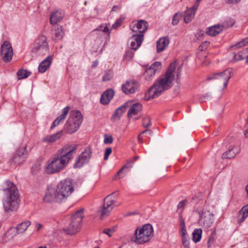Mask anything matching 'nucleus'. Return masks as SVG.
Here are the masks:
<instances>
[{"label": "nucleus", "mask_w": 248, "mask_h": 248, "mask_svg": "<svg viewBox=\"0 0 248 248\" xmlns=\"http://www.w3.org/2000/svg\"><path fill=\"white\" fill-rule=\"evenodd\" d=\"M214 242V238L211 236L210 237V238L208 239V245L209 247H210V244Z\"/></svg>", "instance_id": "54"}, {"label": "nucleus", "mask_w": 248, "mask_h": 248, "mask_svg": "<svg viewBox=\"0 0 248 248\" xmlns=\"http://www.w3.org/2000/svg\"><path fill=\"white\" fill-rule=\"evenodd\" d=\"M196 0V1H197V2H198L199 3L200 1H201L202 0Z\"/></svg>", "instance_id": "60"}, {"label": "nucleus", "mask_w": 248, "mask_h": 248, "mask_svg": "<svg viewBox=\"0 0 248 248\" xmlns=\"http://www.w3.org/2000/svg\"><path fill=\"white\" fill-rule=\"evenodd\" d=\"M180 233L183 232H187L186 229V226H185V223L184 219L181 217L180 218Z\"/></svg>", "instance_id": "45"}, {"label": "nucleus", "mask_w": 248, "mask_h": 248, "mask_svg": "<svg viewBox=\"0 0 248 248\" xmlns=\"http://www.w3.org/2000/svg\"><path fill=\"white\" fill-rule=\"evenodd\" d=\"M187 203L186 200H183L181 201L178 204L177 207L179 209L183 208Z\"/></svg>", "instance_id": "51"}, {"label": "nucleus", "mask_w": 248, "mask_h": 248, "mask_svg": "<svg viewBox=\"0 0 248 248\" xmlns=\"http://www.w3.org/2000/svg\"><path fill=\"white\" fill-rule=\"evenodd\" d=\"M16 154L20 155L26 158L28 156V152L26 150V148L25 147L20 148L17 150Z\"/></svg>", "instance_id": "37"}, {"label": "nucleus", "mask_w": 248, "mask_h": 248, "mask_svg": "<svg viewBox=\"0 0 248 248\" xmlns=\"http://www.w3.org/2000/svg\"><path fill=\"white\" fill-rule=\"evenodd\" d=\"M133 49H129L126 51L125 54L124 55V58L125 60H130L134 56Z\"/></svg>", "instance_id": "44"}, {"label": "nucleus", "mask_w": 248, "mask_h": 248, "mask_svg": "<svg viewBox=\"0 0 248 248\" xmlns=\"http://www.w3.org/2000/svg\"><path fill=\"white\" fill-rule=\"evenodd\" d=\"M139 87V83L135 80H129L122 85V89L125 94H130L137 92Z\"/></svg>", "instance_id": "14"}, {"label": "nucleus", "mask_w": 248, "mask_h": 248, "mask_svg": "<svg viewBox=\"0 0 248 248\" xmlns=\"http://www.w3.org/2000/svg\"><path fill=\"white\" fill-rule=\"evenodd\" d=\"M225 2L228 4H237L239 3L241 0H225Z\"/></svg>", "instance_id": "52"}, {"label": "nucleus", "mask_w": 248, "mask_h": 248, "mask_svg": "<svg viewBox=\"0 0 248 248\" xmlns=\"http://www.w3.org/2000/svg\"><path fill=\"white\" fill-rule=\"evenodd\" d=\"M49 50L48 43L46 37L44 35H41L36 39L32 48L33 52L39 55H44L48 53Z\"/></svg>", "instance_id": "10"}, {"label": "nucleus", "mask_w": 248, "mask_h": 248, "mask_svg": "<svg viewBox=\"0 0 248 248\" xmlns=\"http://www.w3.org/2000/svg\"><path fill=\"white\" fill-rule=\"evenodd\" d=\"M113 78V73L111 71H107L103 77V80L107 81L110 80Z\"/></svg>", "instance_id": "41"}, {"label": "nucleus", "mask_w": 248, "mask_h": 248, "mask_svg": "<svg viewBox=\"0 0 248 248\" xmlns=\"http://www.w3.org/2000/svg\"><path fill=\"white\" fill-rule=\"evenodd\" d=\"M83 210L77 211L71 217V221L69 225L64 229V231L70 235H74L79 232L81 223L83 217Z\"/></svg>", "instance_id": "7"}, {"label": "nucleus", "mask_w": 248, "mask_h": 248, "mask_svg": "<svg viewBox=\"0 0 248 248\" xmlns=\"http://www.w3.org/2000/svg\"><path fill=\"white\" fill-rule=\"evenodd\" d=\"M118 9H119V7L117 6H114L112 7V10L113 11H117Z\"/></svg>", "instance_id": "57"}, {"label": "nucleus", "mask_w": 248, "mask_h": 248, "mask_svg": "<svg viewBox=\"0 0 248 248\" xmlns=\"http://www.w3.org/2000/svg\"><path fill=\"white\" fill-rule=\"evenodd\" d=\"M232 72V69L227 68L222 72L211 74L207 78V79L208 80H216L217 83L219 85L222 84L223 89H224L227 87L229 80L231 78Z\"/></svg>", "instance_id": "9"}, {"label": "nucleus", "mask_w": 248, "mask_h": 248, "mask_svg": "<svg viewBox=\"0 0 248 248\" xmlns=\"http://www.w3.org/2000/svg\"><path fill=\"white\" fill-rule=\"evenodd\" d=\"M148 133V134H149V135H151V134H152V131H151L150 130H147V129H146V130H145L143 131L140 133V135H139V139H140L141 134H144V133Z\"/></svg>", "instance_id": "53"}, {"label": "nucleus", "mask_w": 248, "mask_h": 248, "mask_svg": "<svg viewBox=\"0 0 248 248\" xmlns=\"http://www.w3.org/2000/svg\"><path fill=\"white\" fill-rule=\"evenodd\" d=\"M142 125L144 127L147 128L151 125V118L149 116L143 118Z\"/></svg>", "instance_id": "42"}, {"label": "nucleus", "mask_w": 248, "mask_h": 248, "mask_svg": "<svg viewBox=\"0 0 248 248\" xmlns=\"http://www.w3.org/2000/svg\"><path fill=\"white\" fill-rule=\"evenodd\" d=\"M128 171V170H127V171L125 172H124V174H126V172H127Z\"/></svg>", "instance_id": "63"}, {"label": "nucleus", "mask_w": 248, "mask_h": 248, "mask_svg": "<svg viewBox=\"0 0 248 248\" xmlns=\"http://www.w3.org/2000/svg\"><path fill=\"white\" fill-rule=\"evenodd\" d=\"M184 248H190V239L187 232L180 233Z\"/></svg>", "instance_id": "30"}, {"label": "nucleus", "mask_w": 248, "mask_h": 248, "mask_svg": "<svg viewBox=\"0 0 248 248\" xmlns=\"http://www.w3.org/2000/svg\"><path fill=\"white\" fill-rule=\"evenodd\" d=\"M248 44V37L243 39L242 41L237 43L235 46L236 48L243 47Z\"/></svg>", "instance_id": "43"}, {"label": "nucleus", "mask_w": 248, "mask_h": 248, "mask_svg": "<svg viewBox=\"0 0 248 248\" xmlns=\"http://www.w3.org/2000/svg\"><path fill=\"white\" fill-rule=\"evenodd\" d=\"M102 31L104 32L108 33V34L110 33L107 24H102L99 25L97 28L93 30V31Z\"/></svg>", "instance_id": "39"}, {"label": "nucleus", "mask_w": 248, "mask_h": 248, "mask_svg": "<svg viewBox=\"0 0 248 248\" xmlns=\"http://www.w3.org/2000/svg\"><path fill=\"white\" fill-rule=\"evenodd\" d=\"M112 152V149L110 147L107 148L105 150L104 159L106 160H108V156L111 154Z\"/></svg>", "instance_id": "48"}, {"label": "nucleus", "mask_w": 248, "mask_h": 248, "mask_svg": "<svg viewBox=\"0 0 248 248\" xmlns=\"http://www.w3.org/2000/svg\"><path fill=\"white\" fill-rule=\"evenodd\" d=\"M75 186L71 179L61 181L54 189L48 190L44 198L46 202H55L57 203L65 202L75 191Z\"/></svg>", "instance_id": "2"}, {"label": "nucleus", "mask_w": 248, "mask_h": 248, "mask_svg": "<svg viewBox=\"0 0 248 248\" xmlns=\"http://www.w3.org/2000/svg\"><path fill=\"white\" fill-rule=\"evenodd\" d=\"M199 3L196 1L195 3L191 7L187 9L185 13L184 21L186 23H188L192 21L195 16Z\"/></svg>", "instance_id": "17"}, {"label": "nucleus", "mask_w": 248, "mask_h": 248, "mask_svg": "<svg viewBox=\"0 0 248 248\" xmlns=\"http://www.w3.org/2000/svg\"><path fill=\"white\" fill-rule=\"evenodd\" d=\"M3 187L4 196L2 203L5 212L16 211L19 206V194L16 186L13 182L6 181L3 184Z\"/></svg>", "instance_id": "4"}, {"label": "nucleus", "mask_w": 248, "mask_h": 248, "mask_svg": "<svg viewBox=\"0 0 248 248\" xmlns=\"http://www.w3.org/2000/svg\"><path fill=\"white\" fill-rule=\"evenodd\" d=\"M161 63L159 62H155L148 68L144 74V76L146 80H150L155 76V73L161 69Z\"/></svg>", "instance_id": "15"}, {"label": "nucleus", "mask_w": 248, "mask_h": 248, "mask_svg": "<svg viewBox=\"0 0 248 248\" xmlns=\"http://www.w3.org/2000/svg\"><path fill=\"white\" fill-rule=\"evenodd\" d=\"M222 26L219 25H215L210 27L206 31V33L211 36H214L219 33L222 31Z\"/></svg>", "instance_id": "28"}, {"label": "nucleus", "mask_w": 248, "mask_h": 248, "mask_svg": "<svg viewBox=\"0 0 248 248\" xmlns=\"http://www.w3.org/2000/svg\"><path fill=\"white\" fill-rule=\"evenodd\" d=\"M53 38L56 40L62 39L64 33L61 26H58L52 31Z\"/></svg>", "instance_id": "29"}, {"label": "nucleus", "mask_w": 248, "mask_h": 248, "mask_svg": "<svg viewBox=\"0 0 248 248\" xmlns=\"http://www.w3.org/2000/svg\"><path fill=\"white\" fill-rule=\"evenodd\" d=\"M143 39V34L137 35L133 34L129 39L131 48L134 50H136L141 46Z\"/></svg>", "instance_id": "18"}, {"label": "nucleus", "mask_w": 248, "mask_h": 248, "mask_svg": "<svg viewBox=\"0 0 248 248\" xmlns=\"http://www.w3.org/2000/svg\"><path fill=\"white\" fill-rule=\"evenodd\" d=\"M248 51V48L242 51L239 52L237 54H234L233 58L235 61H239L243 60L245 57V54Z\"/></svg>", "instance_id": "34"}, {"label": "nucleus", "mask_w": 248, "mask_h": 248, "mask_svg": "<svg viewBox=\"0 0 248 248\" xmlns=\"http://www.w3.org/2000/svg\"><path fill=\"white\" fill-rule=\"evenodd\" d=\"M52 61V57L48 56L41 62L38 67V71L41 73H45L50 67Z\"/></svg>", "instance_id": "23"}, {"label": "nucleus", "mask_w": 248, "mask_h": 248, "mask_svg": "<svg viewBox=\"0 0 248 248\" xmlns=\"http://www.w3.org/2000/svg\"><path fill=\"white\" fill-rule=\"evenodd\" d=\"M104 143L106 144H110L113 142V138L111 135H105Z\"/></svg>", "instance_id": "46"}, {"label": "nucleus", "mask_w": 248, "mask_h": 248, "mask_svg": "<svg viewBox=\"0 0 248 248\" xmlns=\"http://www.w3.org/2000/svg\"><path fill=\"white\" fill-rule=\"evenodd\" d=\"M70 109V108L69 106H66L62 109V114L52 123L50 127L51 129H54L56 126L59 125L61 122H62L65 120Z\"/></svg>", "instance_id": "19"}, {"label": "nucleus", "mask_w": 248, "mask_h": 248, "mask_svg": "<svg viewBox=\"0 0 248 248\" xmlns=\"http://www.w3.org/2000/svg\"><path fill=\"white\" fill-rule=\"evenodd\" d=\"M1 55L3 60L6 62H9L12 59L13 55V48L10 43L5 41L1 47Z\"/></svg>", "instance_id": "13"}, {"label": "nucleus", "mask_w": 248, "mask_h": 248, "mask_svg": "<svg viewBox=\"0 0 248 248\" xmlns=\"http://www.w3.org/2000/svg\"><path fill=\"white\" fill-rule=\"evenodd\" d=\"M202 221L203 226L206 228H209L212 226L214 222L213 217L210 215L205 216L202 218Z\"/></svg>", "instance_id": "31"}, {"label": "nucleus", "mask_w": 248, "mask_h": 248, "mask_svg": "<svg viewBox=\"0 0 248 248\" xmlns=\"http://www.w3.org/2000/svg\"><path fill=\"white\" fill-rule=\"evenodd\" d=\"M239 214L242 215V217L239 218V222H242L248 217V204L242 207Z\"/></svg>", "instance_id": "33"}, {"label": "nucleus", "mask_w": 248, "mask_h": 248, "mask_svg": "<svg viewBox=\"0 0 248 248\" xmlns=\"http://www.w3.org/2000/svg\"><path fill=\"white\" fill-rule=\"evenodd\" d=\"M25 159L26 158H24L20 155H17L16 154L13 158V161L16 164H20L22 163L23 161H24Z\"/></svg>", "instance_id": "40"}, {"label": "nucleus", "mask_w": 248, "mask_h": 248, "mask_svg": "<svg viewBox=\"0 0 248 248\" xmlns=\"http://www.w3.org/2000/svg\"><path fill=\"white\" fill-rule=\"evenodd\" d=\"M181 17H182V15L180 13H175L172 17V24L173 26L177 25L179 23V22L180 19L181 18Z\"/></svg>", "instance_id": "38"}, {"label": "nucleus", "mask_w": 248, "mask_h": 248, "mask_svg": "<svg viewBox=\"0 0 248 248\" xmlns=\"http://www.w3.org/2000/svg\"><path fill=\"white\" fill-rule=\"evenodd\" d=\"M118 196L117 192H113L107 196L104 200L103 206L99 210L100 213V218L104 219L108 217L113 208V204L115 202V198Z\"/></svg>", "instance_id": "8"}, {"label": "nucleus", "mask_w": 248, "mask_h": 248, "mask_svg": "<svg viewBox=\"0 0 248 248\" xmlns=\"http://www.w3.org/2000/svg\"><path fill=\"white\" fill-rule=\"evenodd\" d=\"M82 122V116L78 110H73L66 121L64 130L67 134H72L77 131Z\"/></svg>", "instance_id": "6"}, {"label": "nucleus", "mask_w": 248, "mask_h": 248, "mask_svg": "<svg viewBox=\"0 0 248 248\" xmlns=\"http://www.w3.org/2000/svg\"><path fill=\"white\" fill-rule=\"evenodd\" d=\"M202 234V230L201 229H196L192 233V240L197 243L200 241Z\"/></svg>", "instance_id": "32"}, {"label": "nucleus", "mask_w": 248, "mask_h": 248, "mask_svg": "<svg viewBox=\"0 0 248 248\" xmlns=\"http://www.w3.org/2000/svg\"><path fill=\"white\" fill-rule=\"evenodd\" d=\"M77 148L76 144H66L47 161L45 171L47 174L57 173L63 169L73 158Z\"/></svg>", "instance_id": "1"}, {"label": "nucleus", "mask_w": 248, "mask_h": 248, "mask_svg": "<svg viewBox=\"0 0 248 248\" xmlns=\"http://www.w3.org/2000/svg\"><path fill=\"white\" fill-rule=\"evenodd\" d=\"M129 107L130 108L127 113L128 117L135 120L139 119L140 116L138 115L142 110V105L140 103H136L131 105V103L129 104Z\"/></svg>", "instance_id": "16"}, {"label": "nucleus", "mask_w": 248, "mask_h": 248, "mask_svg": "<svg viewBox=\"0 0 248 248\" xmlns=\"http://www.w3.org/2000/svg\"><path fill=\"white\" fill-rule=\"evenodd\" d=\"M245 62L248 64V55L246 56V61Z\"/></svg>", "instance_id": "58"}, {"label": "nucleus", "mask_w": 248, "mask_h": 248, "mask_svg": "<svg viewBox=\"0 0 248 248\" xmlns=\"http://www.w3.org/2000/svg\"><path fill=\"white\" fill-rule=\"evenodd\" d=\"M209 42L208 41H205L203 42L199 47V49L202 51L204 50L208 47Z\"/></svg>", "instance_id": "47"}, {"label": "nucleus", "mask_w": 248, "mask_h": 248, "mask_svg": "<svg viewBox=\"0 0 248 248\" xmlns=\"http://www.w3.org/2000/svg\"><path fill=\"white\" fill-rule=\"evenodd\" d=\"M134 161L130 160L124 166H123L116 173L115 175V177H117L118 176L120 175L123 171L124 170H129L132 167V164L133 163Z\"/></svg>", "instance_id": "35"}, {"label": "nucleus", "mask_w": 248, "mask_h": 248, "mask_svg": "<svg viewBox=\"0 0 248 248\" xmlns=\"http://www.w3.org/2000/svg\"><path fill=\"white\" fill-rule=\"evenodd\" d=\"M38 248H47V247L46 246H44V247H40Z\"/></svg>", "instance_id": "59"}, {"label": "nucleus", "mask_w": 248, "mask_h": 248, "mask_svg": "<svg viewBox=\"0 0 248 248\" xmlns=\"http://www.w3.org/2000/svg\"><path fill=\"white\" fill-rule=\"evenodd\" d=\"M130 104H131L130 102H125L123 105L119 107L111 116V120L114 121L119 120L123 113L126 111V108L129 107Z\"/></svg>", "instance_id": "21"}, {"label": "nucleus", "mask_w": 248, "mask_h": 248, "mask_svg": "<svg viewBox=\"0 0 248 248\" xmlns=\"http://www.w3.org/2000/svg\"><path fill=\"white\" fill-rule=\"evenodd\" d=\"M18 79H21L28 78L30 75V73L24 69H20L17 73Z\"/></svg>", "instance_id": "36"}, {"label": "nucleus", "mask_w": 248, "mask_h": 248, "mask_svg": "<svg viewBox=\"0 0 248 248\" xmlns=\"http://www.w3.org/2000/svg\"><path fill=\"white\" fill-rule=\"evenodd\" d=\"M175 70V64L171 63L166 73L158 78L153 85L145 93L146 100L155 98L160 95L165 91L170 89L172 86L174 79L173 73Z\"/></svg>", "instance_id": "3"}, {"label": "nucleus", "mask_w": 248, "mask_h": 248, "mask_svg": "<svg viewBox=\"0 0 248 248\" xmlns=\"http://www.w3.org/2000/svg\"><path fill=\"white\" fill-rule=\"evenodd\" d=\"M36 228H37V230L38 231L41 228H42L43 225L41 224H40V223H36Z\"/></svg>", "instance_id": "55"}, {"label": "nucleus", "mask_w": 248, "mask_h": 248, "mask_svg": "<svg viewBox=\"0 0 248 248\" xmlns=\"http://www.w3.org/2000/svg\"><path fill=\"white\" fill-rule=\"evenodd\" d=\"M114 231L115 229H106L104 230L103 232L104 233L108 235L109 236H111Z\"/></svg>", "instance_id": "50"}, {"label": "nucleus", "mask_w": 248, "mask_h": 248, "mask_svg": "<svg viewBox=\"0 0 248 248\" xmlns=\"http://www.w3.org/2000/svg\"><path fill=\"white\" fill-rule=\"evenodd\" d=\"M64 15V13L62 10L53 11L51 14L50 23L52 25L57 24L63 18Z\"/></svg>", "instance_id": "25"}, {"label": "nucleus", "mask_w": 248, "mask_h": 248, "mask_svg": "<svg viewBox=\"0 0 248 248\" xmlns=\"http://www.w3.org/2000/svg\"><path fill=\"white\" fill-rule=\"evenodd\" d=\"M94 248H99V247H95Z\"/></svg>", "instance_id": "62"}, {"label": "nucleus", "mask_w": 248, "mask_h": 248, "mask_svg": "<svg viewBox=\"0 0 248 248\" xmlns=\"http://www.w3.org/2000/svg\"><path fill=\"white\" fill-rule=\"evenodd\" d=\"M114 91L112 89H108L104 92L101 95L100 102L103 105L108 104L112 99L114 95Z\"/></svg>", "instance_id": "24"}, {"label": "nucleus", "mask_w": 248, "mask_h": 248, "mask_svg": "<svg viewBox=\"0 0 248 248\" xmlns=\"http://www.w3.org/2000/svg\"><path fill=\"white\" fill-rule=\"evenodd\" d=\"M170 43L169 37L168 36L159 38L156 42V51L160 53L164 51Z\"/></svg>", "instance_id": "20"}, {"label": "nucleus", "mask_w": 248, "mask_h": 248, "mask_svg": "<svg viewBox=\"0 0 248 248\" xmlns=\"http://www.w3.org/2000/svg\"><path fill=\"white\" fill-rule=\"evenodd\" d=\"M31 221L27 220L17 225V226L14 229H11L10 231H12L13 230H16V232L15 233V235L19 233H22L24 232L27 228L31 225Z\"/></svg>", "instance_id": "26"}, {"label": "nucleus", "mask_w": 248, "mask_h": 248, "mask_svg": "<svg viewBox=\"0 0 248 248\" xmlns=\"http://www.w3.org/2000/svg\"><path fill=\"white\" fill-rule=\"evenodd\" d=\"M122 23V20L121 19H117L115 23L112 25V28L113 29H116L118 28Z\"/></svg>", "instance_id": "49"}, {"label": "nucleus", "mask_w": 248, "mask_h": 248, "mask_svg": "<svg viewBox=\"0 0 248 248\" xmlns=\"http://www.w3.org/2000/svg\"><path fill=\"white\" fill-rule=\"evenodd\" d=\"M148 26V23L144 20H140L137 23H132L130 25L131 30L135 32V34L141 35L147 31Z\"/></svg>", "instance_id": "12"}, {"label": "nucleus", "mask_w": 248, "mask_h": 248, "mask_svg": "<svg viewBox=\"0 0 248 248\" xmlns=\"http://www.w3.org/2000/svg\"><path fill=\"white\" fill-rule=\"evenodd\" d=\"M206 96H209V95H208V94H206Z\"/></svg>", "instance_id": "61"}, {"label": "nucleus", "mask_w": 248, "mask_h": 248, "mask_svg": "<svg viewBox=\"0 0 248 248\" xmlns=\"http://www.w3.org/2000/svg\"><path fill=\"white\" fill-rule=\"evenodd\" d=\"M92 155V151L91 147H86L82 153L78 156L75 165V168H81L85 164L87 163Z\"/></svg>", "instance_id": "11"}, {"label": "nucleus", "mask_w": 248, "mask_h": 248, "mask_svg": "<svg viewBox=\"0 0 248 248\" xmlns=\"http://www.w3.org/2000/svg\"><path fill=\"white\" fill-rule=\"evenodd\" d=\"M240 151L238 147H234L230 149L229 151L224 153L223 155V158L231 159L234 157L235 155L238 154Z\"/></svg>", "instance_id": "27"}, {"label": "nucleus", "mask_w": 248, "mask_h": 248, "mask_svg": "<svg viewBox=\"0 0 248 248\" xmlns=\"http://www.w3.org/2000/svg\"><path fill=\"white\" fill-rule=\"evenodd\" d=\"M98 64V62L97 61H94L93 63V67H96L97 66Z\"/></svg>", "instance_id": "56"}, {"label": "nucleus", "mask_w": 248, "mask_h": 248, "mask_svg": "<svg viewBox=\"0 0 248 248\" xmlns=\"http://www.w3.org/2000/svg\"><path fill=\"white\" fill-rule=\"evenodd\" d=\"M63 135V131L61 130L55 134L46 135L43 137L42 141L46 143H51L55 142L62 138Z\"/></svg>", "instance_id": "22"}, {"label": "nucleus", "mask_w": 248, "mask_h": 248, "mask_svg": "<svg viewBox=\"0 0 248 248\" xmlns=\"http://www.w3.org/2000/svg\"><path fill=\"white\" fill-rule=\"evenodd\" d=\"M153 235L152 226L150 224H146L136 229L134 236L131 238V240L138 244H143L149 242Z\"/></svg>", "instance_id": "5"}]
</instances>
